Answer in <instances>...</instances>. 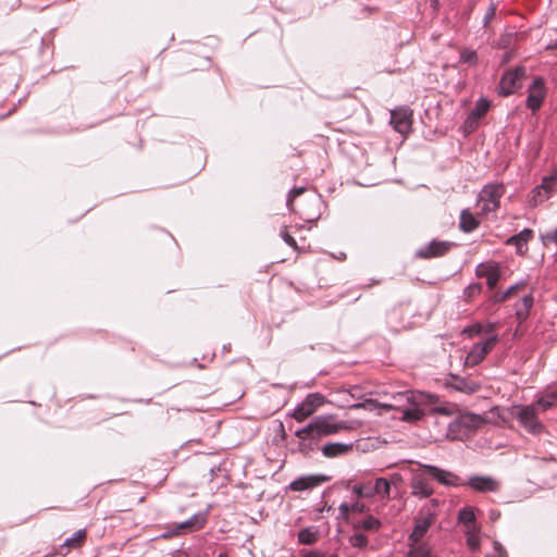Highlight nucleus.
Returning <instances> with one entry per match:
<instances>
[{"label": "nucleus", "instance_id": "nucleus-1", "mask_svg": "<svg viewBox=\"0 0 557 557\" xmlns=\"http://www.w3.org/2000/svg\"><path fill=\"white\" fill-rule=\"evenodd\" d=\"M437 397L422 392L404 391L393 394L387 403H379L374 399H367L363 403H357L350 406L351 409H366L376 411L377 414L393 410L394 418L401 421L413 423L422 419L424 412L422 405L428 403L435 404Z\"/></svg>", "mask_w": 557, "mask_h": 557}, {"label": "nucleus", "instance_id": "nucleus-2", "mask_svg": "<svg viewBox=\"0 0 557 557\" xmlns=\"http://www.w3.org/2000/svg\"><path fill=\"white\" fill-rule=\"evenodd\" d=\"M362 423L359 419L338 420L335 414H321L314 417L306 426L297 430L295 435L300 440H318L357 430Z\"/></svg>", "mask_w": 557, "mask_h": 557}, {"label": "nucleus", "instance_id": "nucleus-3", "mask_svg": "<svg viewBox=\"0 0 557 557\" xmlns=\"http://www.w3.org/2000/svg\"><path fill=\"white\" fill-rule=\"evenodd\" d=\"M505 194V186L500 183H491L485 185L478 196V206L480 215H487L495 212L500 205V199Z\"/></svg>", "mask_w": 557, "mask_h": 557}, {"label": "nucleus", "instance_id": "nucleus-4", "mask_svg": "<svg viewBox=\"0 0 557 557\" xmlns=\"http://www.w3.org/2000/svg\"><path fill=\"white\" fill-rule=\"evenodd\" d=\"M305 191L304 187L294 188L290 190L288 199H287V207L292 210L297 212L304 220L306 221H314L320 215V206H321V199L317 196H311L309 199H307L306 203L300 206L298 209L294 207V199L301 195Z\"/></svg>", "mask_w": 557, "mask_h": 557}, {"label": "nucleus", "instance_id": "nucleus-5", "mask_svg": "<svg viewBox=\"0 0 557 557\" xmlns=\"http://www.w3.org/2000/svg\"><path fill=\"white\" fill-rule=\"evenodd\" d=\"M537 414L539 411L536 407L534 405H528L518 408L516 418L527 432L537 435L545 431V426L539 420Z\"/></svg>", "mask_w": 557, "mask_h": 557}, {"label": "nucleus", "instance_id": "nucleus-6", "mask_svg": "<svg viewBox=\"0 0 557 557\" xmlns=\"http://www.w3.org/2000/svg\"><path fill=\"white\" fill-rule=\"evenodd\" d=\"M504 420L499 414L498 408H493L484 414L465 412L459 417V424L468 430H476L486 423L497 424Z\"/></svg>", "mask_w": 557, "mask_h": 557}, {"label": "nucleus", "instance_id": "nucleus-7", "mask_svg": "<svg viewBox=\"0 0 557 557\" xmlns=\"http://www.w3.org/2000/svg\"><path fill=\"white\" fill-rule=\"evenodd\" d=\"M324 403L325 398L323 395L319 393L309 394L300 404L295 407L292 417L296 421L302 422L312 416Z\"/></svg>", "mask_w": 557, "mask_h": 557}, {"label": "nucleus", "instance_id": "nucleus-8", "mask_svg": "<svg viewBox=\"0 0 557 557\" xmlns=\"http://www.w3.org/2000/svg\"><path fill=\"white\" fill-rule=\"evenodd\" d=\"M400 480L399 475L395 474L389 480L386 478H377L374 482H367V498L377 497L381 502L385 503L391 498V485Z\"/></svg>", "mask_w": 557, "mask_h": 557}, {"label": "nucleus", "instance_id": "nucleus-9", "mask_svg": "<svg viewBox=\"0 0 557 557\" xmlns=\"http://www.w3.org/2000/svg\"><path fill=\"white\" fill-rule=\"evenodd\" d=\"M498 342L497 335L490 336L486 341L473 345L465 359L466 367H474L484 360L486 355Z\"/></svg>", "mask_w": 557, "mask_h": 557}, {"label": "nucleus", "instance_id": "nucleus-10", "mask_svg": "<svg viewBox=\"0 0 557 557\" xmlns=\"http://www.w3.org/2000/svg\"><path fill=\"white\" fill-rule=\"evenodd\" d=\"M525 75V70L518 66L515 70L506 72L499 82V94L502 96H509L521 87L522 78Z\"/></svg>", "mask_w": 557, "mask_h": 557}, {"label": "nucleus", "instance_id": "nucleus-11", "mask_svg": "<svg viewBox=\"0 0 557 557\" xmlns=\"http://www.w3.org/2000/svg\"><path fill=\"white\" fill-rule=\"evenodd\" d=\"M546 97L543 78L536 77L528 88L527 107L533 112L537 111Z\"/></svg>", "mask_w": 557, "mask_h": 557}, {"label": "nucleus", "instance_id": "nucleus-12", "mask_svg": "<svg viewBox=\"0 0 557 557\" xmlns=\"http://www.w3.org/2000/svg\"><path fill=\"white\" fill-rule=\"evenodd\" d=\"M412 111L408 108H398L391 111V124L394 129L403 135L409 133L411 128Z\"/></svg>", "mask_w": 557, "mask_h": 557}, {"label": "nucleus", "instance_id": "nucleus-13", "mask_svg": "<svg viewBox=\"0 0 557 557\" xmlns=\"http://www.w3.org/2000/svg\"><path fill=\"white\" fill-rule=\"evenodd\" d=\"M423 469H425L430 475H432L438 483L445 485V486H460L462 485L461 479L454 474L453 472L443 470L441 468H437L435 466L431 465H423Z\"/></svg>", "mask_w": 557, "mask_h": 557}, {"label": "nucleus", "instance_id": "nucleus-14", "mask_svg": "<svg viewBox=\"0 0 557 557\" xmlns=\"http://www.w3.org/2000/svg\"><path fill=\"white\" fill-rule=\"evenodd\" d=\"M475 274L478 277H485L488 288L493 289L500 278L499 265L496 262L480 263L475 269Z\"/></svg>", "mask_w": 557, "mask_h": 557}, {"label": "nucleus", "instance_id": "nucleus-15", "mask_svg": "<svg viewBox=\"0 0 557 557\" xmlns=\"http://www.w3.org/2000/svg\"><path fill=\"white\" fill-rule=\"evenodd\" d=\"M435 515L428 510L425 515L419 517L416 521L414 529L412 533L410 534L409 540L412 543H419L420 540L424 536V534L428 532L430 527L434 522Z\"/></svg>", "mask_w": 557, "mask_h": 557}, {"label": "nucleus", "instance_id": "nucleus-16", "mask_svg": "<svg viewBox=\"0 0 557 557\" xmlns=\"http://www.w3.org/2000/svg\"><path fill=\"white\" fill-rule=\"evenodd\" d=\"M451 247L449 242L432 240L429 245L422 247L417 255L421 258H434L445 255Z\"/></svg>", "mask_w": 557, "mask_h": 557}, {"label": "nucleus", "instance_id": "nucleus-17", "mask_svg": "<svg viewBox=\"0 0 557 557\" xmlns=\"http://www.w3.org/2000/svg\"><path fill=\"white\" fill-rule=\"evenodd\" d=\"M468 484L471 488L482 493L496 492L499 487L498 482L491 476L474 475L469 479Z\"/></svg>", "mask_w": 557, "mask_h": 557}, {"label": "nucleus", "instance_id": "nucleus-18", "mask_svg": "<svg viewBox=\"0 0 557 557\" xmlns=\"http://www.w3.org/2000/svg\"><path fill=\"white\" fill-rule=\"evenodd\" d=\"M490 109V101L486 100L485 98H481L476 101L473 110L471 111V113L468 115L467 117V121H466V125L473 129L476 127L478 125V121L486 114V112L488 111Z\"/></svg>", "mask_w": 557, "mask_h": 557}, {"label": "nucleus", "instance_id": "nucleus-19", "mask_svg": "<svg viewBox=\"0 0 557 557\" xmlns=\"http://www.w3.org/2000/svg\"><path fill=\"white\" fill-rule=\"evenodd\" d=\"M327 480L324 475H308L299 478L290 483V490L305 491L320 485Z\"/></svg>", "mask_w": 557, "mask_h": 557}, {"label": "nucleus", "instance_id": "nucleus-20", "mask_svg": "<svg viewBox=\"0 0 557 557\" xmlns=\"http://www.w3.org/2000/svg\"><path fill=\"white\" fill-rule=\"evenodd\" d=\"M412 494L422 498H426L433 494V487L423 475L417 474L411 482Z\"/></svg>", "mask_w": 557, "mask_h": 557}, {"label": "nucleus", "instance_id": "nucleus-21", "mask_svg": "<svg viewBox=\"0 0 557 557\" xmlns=\"http://www.w3.org/2000/svg\"><path fill=\"white\" fill-rule=\"evenodd\" d=\"M533 238V231L530 228L522 230L519 234L510 236L506 240V245H512L516 247L517 252L522 255L524 252L525 245Z\"/></svg>", "mask_w": 557, "mask_h": 557}, {"label": "nucleus", "instance_id": "nucleus-22", "mask_svg": "<svg viewBox=\"0 0 557 557\" xmlns=\"http://www.w3.org/2000/svg\"><path fill=\"white\" fill-rule=\"evenodd\" d=\"M352 449V444L329 443L322 447V454L327 458L346 455Z\"/></svg>", "mask_w": 557, "mask_h": 557}, {"label": "nucleus", "instance_id": "nucleus-23", "mask_svg": "<svg viewBox=\"0 0 557 557\" xmlns=\"http://www.w3.org/2000/svg\"><path fill=\"white\" fill-rule=\"evenodd\" d=\"M207 518H208L207 512L195 513L190 519L180 523L176 527V529L177 530H186L187 529L189 531L200 530L206 524Z\"/></svg>", "mask_w": 557, "mask_h": 557}, {"label": "nucleus", "instance_id": "nucleus-24", "mask_svg": "<svg viewBox=\"0 0 557 557\" xmlns=\"http://www.w3.org/2000/svg\"><path fill=\"white\" fill-rule=\"evenodd\" d=\"M478 219L470 212L469 209H465L460 213L459 227L466 233L473 232L479 226Z\"/></svg>", "mask_w": 557, "mask_h": 557}, {"label": "nucleus", "instance_id": "nucleus-25", "mask_svg": "<svg viewBox=\"0 0 557 557\" xmlns=\"http://www.w3.org/2000/svg\"><path fill=\"white\" fill-rule=\"evenodd\" d=\"M533 296L525 295L517 305H516V315L517 319L522 322L529 317L530 309L533 306Z\"/></svg>", "mask_w": 557, "mask_h": 557}, {"label": "nucleus", "instance_id": "nucleus-26", "mask_svg": "<svg viewBox=\"0 0 557 557\" xmlns=\"http://www.w3.org/2000/svg\"><path fill=\"white\" fill-rule=\"evenodd\" d=\"M449 385L456 391L463 392L467 394L475 393L476 391H479L480 387L476 383L468 382L459 376H453Z\"/></svg>", "mask_w": 557, "mask_h": 557}, {"label": "nucleus", "instance_id": "nucleus-27", "mask_svg": "<svg viewBox=\"0 0 557 557\" xmlns=\"http://www.w3.org/2000/svg\"><path fill=\"white\" fill-rule=\"evenodd\" d=\"M338 509H339L341 517L344 519H347L349 513H351V512L361 513V512H364L368 510L366 505L360 502H354L351 504L343 503L339 505Z\"/></svg>", "mask_w": 557, "mask_h": 557}, {"label": "nucleus", "instance_id": "nucleus-28", "mask_svg": "<svg viewBox=\"0 0 557 557\" xmlns=\"http://www.w3.org/2000/svg\"><path fill=\"white\" fill-rule=\"evenodd\" d=\"M459 522L463 525L465 530H474L476 528L475 523V515L472 509L463 508L459 511L458 515Z\"/></svg>", "mask_w": 557, "mask_h": 557}, {"label": "nucleus", "instance_id": "nucleus-29", "mask_svg": "<svg viewBox=\"0 0 557 557\" xmlns=\"http://www.w3.org/2000/svg\"><path fill=\"white\" fill-rule=\"evenodd\" d=\"M381 527V522L379 519L373 516H368L364 519L355 523L356 530H364V531H376Z\"/></svg>", "mask_w": 557, "mask_h": 557}, {"label": "nucleus", "instance_id": "nucleus-30", "mask_svg": "<svg viewBox=\"0 0 557 557\" xmlns=\"http://www.w3.org/2000/svg\"><path fill=\"white\" fill-rule=\"evenodd\" d=\"M557 403L555 401L550 392H546L543 394L533 405L536 407L539 412H545L552 407H554Z\"/></svg>", "mask_w": 557, "mask_h": 557}, {"label": "nucleus", "instance_id": "nucleus-31", "mask_svg": "<svg viewBox=\"0 0 557 557\" xmlns=\"http://www.w3.org/2000/svg\"><path fill=\"white\" fill-rule=\"evenodd\" d=\"M465 533L467 535V545L468 547L476 552L480 549L481 546V537H480V529L479 527L474 528V530H465Z\"/></svg>", "mask_w": 557, "mask_h": 557}, {"label": "nucleus", "instance_id": "nucleus-32", "mask_svg": "<svg viewBox=\"0 0 557 557\" xmlns=\"http://www.w3.org/2000/svg\"><path fill=\"white\" fill-rule=\"evenodd\" d=\"M86 540V531L85 530H77L71 537L66 539L64 541L63 546H65L67 549L72 548H78L82 546V544Z\"/></svg>", "mask_w": 557, "mask_h": 557}, {"label": "nucleus", "instance_id": "nucleus-33", "mask_svg": "<svg viewBox=\"0 0 557 557\" xmlns=\"http://www.w3.org/2000/svg\"><path fill=\"white\" fill-rule=\"evenodd\" d=\"M318 540V532L314 528H305L298 533V541L301 544L310 545Z\"/></svg>", "mask_w": 557, "mask_h": 557}, {"label": "nucleus", "instance_id": "nucleus-34", "mask_svg": "<svg viewBox=\"0 0 557 557\" xmlns=\"http://www.w3.org/2000/svg\"><path fill=\"white\" fill-rule=\"evenodd\" d=\"M411 544V549L408 557H432L430 548L425 545Z\"/></svg>", "mask_w": 557, "mask_h": 557}, {"label": "nucleus", "instance_id": "nucleus-35", "mask_svg": "<svg viewBox=\"0 0 557 557\" xmlns=\"http://www.w3.org/2000/svg\"><path fill=\"white\" fill-rule=\"evenodd\" d=\"M352 547L364 548L368 545V537L362 533H355L349 537Z\"/></svg>", "mask_w": 557, "mask_h": 557}, {"label": "nucleus", "instance_id": "nucleus-36", "mask_svg": "<svg viewBox=\"0 0 557 557\" xmlns=\"http://www.w3.org/2000/svg\"><path fill=\"white\" fill-rule=\"evenodd\" d=\"M460 59L465 63L474 64L476 62V52L474 50L463 49Z\"/></svg>", "mask_w": 557, "mask_h": 557}, {"label": "nucleus", "instance_id": "nucleus-37", "mask_svg": "<svg viewBox=\"0 0 557 557\" xmlns=\"http://www.w3.org/2000/svg\"><path fill=\"white\" fill-rule=\"evenodd\" d=\"M482 290V285L480 283H472L465 288V296L467 298H472L479 295Z\"/></svg>", "mask_w": 557, "mask_h": 557}, {"label": "nucleus", "instance_id": "nucleus-38", "mask_svg": "<svg viewBox=\"0 0 557 557\" xmlns=\"http://www.w3.org/2000/svg\"><path fill=\"white\" fill-rule=\"evenodd\" d=\"M483 325L478 323V324H473L471 326H468L463 330V333L465 334H468L470 337L472 336H475V335H480L481 333H483Z\"/></svg>", "mask_w": 557, "mask_h": 557}, {"label": "nucleus", "instance_id": "nucleus-39", "mask_svg": "<svg viewBox=\"0 0 557 557\" xmlns=\"http://www.w3.org/2000/svg\"><path fill=\"white\" fill-rule=\"evenodd\" d=\"M352 493L358 497H364L369 496V492H367V483L358 484L352 486Z\"/></svg>", "mask_w": 557, "mask_h": 557}, {"label": "nucleus", "instance_id": "nucleus-40", "mask_svg": "<svg viewBox=\"0 0 557 557\" xmlns=\"http://www.w3.org/2000/svg\"><path fill=\"white\" fill-rule=\"evenodd\" d=\"M487 557H508L506 549L502 546L500 543L494 542V552Z\"/></svg>", "mask_w": 557, "mask_h": 557}, {"label": "nucleus", "instance_id": "nucleus-41", "mask_svg": "<svg viewBox=\"0 0 557 557\" xmlns=\"http://www.w3.org/2000/svg\"><path fill=\"white\" fill-rule=\"evenodd\" d=\"M433 411L444 414V416H451L454 413V408L451 406H447V405H440V406H435L433 408Z\"/></svg>", "mask_w": 557, "mask_h": 557}, {"label": "nucleus", "instance_id": "nucleus-42", "mask_svg": "<svg viewBox=\"0 0 557 557\" xmlns=\"http://www.w3.org/2000/svg\"><path fill=\"white\" fill-rule=\"evenodd\" d=\"M281 236L282 238L284 239V242L290 246V247H296V240L294 239V237L287 232L286 227H284L282 231H281Z\"/></svg>", "mask_w": 557, "mask_h": 557}, {"label": "nucleus", "instance_id": "nucleus-43", "mask_svg": "<svg viewBox=\"0 0 557 557\" xmlns=\"http://www.w3.org/2000/svg\"><path fill=\"white\" fill-rule=\"evenodd\" d=\"M524 284L521 283V284H516L513 286H510L499 298H497L498 301H504L506 299H508L513 293L515 290L520 287V286H523Z\"/></svg>", "mask_w": 557, "mask_h": 557}, {"label": "nucleus", "instance_id": "nucleus-44", "mask_svg": "<svg viewBox=\"0 0 557 557\" xmlns=\"http://www.w3.org/2000/svg\"><path fill=\"white\" fill-rule=\"evenodd\" d=\"M301 557H325V554L320 550H302Z\"/></svg>", "mask_w": 557, "mask_h": 557}, {"label": "nucleus", "instance_id": "nucleus-45", "mask_svg": "<svg viewBox=\"0 0 557 557\" xmlns=\"http://www.w3.org/2000/svg\"><path fill=\"white\" fill-rule=\"evenodd\" d=\"M496 9L494 5H490L484 16V25H486L495 15Z\"/></svg>", "mask_w": 557, "mask_h": 557}, {"label": "nucleus", "instance_id": "nucleus-46", "mask_svg": "<svg viewBox=\"0 0 557 557\" xmlns=\"http://www.w3.org/2000/svg\"><path fill=\"white\" fill-rule=\"evenodd\" d=\"M544 240L556 244L557 243V228L544 236Z\"/></svg>", "mask_w": 557, "mask_h": 557}, {"label": "nucleus", "instance_id": "nucleus-47", "mask_svg": "<svg viewBox=\"0 0 557 557\" xmlns=\"http://www.w3.org/2000/svg\"><path fill=\"white\" fill-rule=\"evenodd\" d=\"M555 180V176H550V177H545L543 180V183L541 185V188L543 189H549L552 187V183L553 181Z\"/></svg>", "mask_w": 557, "mask_h": 557}, {"label": "nucleus", "instance_id": "nucleus-48", "mask_svg": "<svg viewBox=\"0 0 557 557\" xmlns=\"http://www.w3.org/2000/svg\"><path fill=\"white\" fill-rule=\"evenodd\" d=\"M483 333H492L494 331V324L492 323H488L486 325H483Z\"/></svg>", "mask_w": 557, "mask_h": 557}, {"label": "nucleus", "instance_id": "nucleus-49", "mask_svg": "<svg viewBox=\"0 0 557 557\" xmlns=\"http://www.w3.org/2000/svg\"><path fill=\"white\" fill-rule=\"evenodd\" d=\"M491 519L495 520L499 517V512L492 510L490 513Z\"/></svg>", "mask_w": 557, "mask_h": 557}, {"label": "nucleus", "instance_id": "nucleus-50", "mask_svg": "<svg viewBox=\"0 0 557 557\" xmlns=\"http://www.w3.org/2000/svg\"><path fill=\"white\" fill-rule=\"evenodd\" d=\"M549 392H550V394L553 395V397H554L555 401L557 403V387H556V388H554V389H552V391H549Z\"/></svg>", "mask_w": 557, "mask_h": 557}, {"label": "nucleus", "instance_id": "nucleus-51", "mask_svg": "<svg viewBox=\"0 0 557 557\" xmlns=\"http://www.w3.org/2000/svg\"><path fill=\"white\" fill-rule=\"evenodd\" d=\"M552 47L557 48V40L555 41V44Z\"/></svg>", "mask_w": 557, "mask_h": 557}, {"label": "nucleus", "instance_id": "nucleus-52", "mask_svg": "<svg viewBox=\"0 0 557 557\" xmlns=\"http://www.w3.org/2000/svg\"><path fill=\"white\" fill-rule=\"evenodd\" d=\"M218 557H227V556L224 554H220V555H218Z\"/></svg>", "mask_w": 557, "mask_h": 557}]
</instances>
